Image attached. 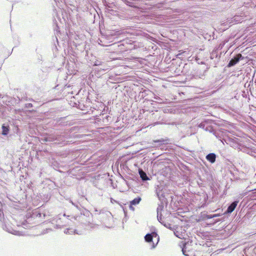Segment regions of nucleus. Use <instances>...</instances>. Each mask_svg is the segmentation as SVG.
Instances as JSON below:
<instances>
[{"instance_id":"nucleus-5","label":"nucleus","mask_w":256,"mask_h":256,"mask_svg":"<svg viewBox=\"0 0 256 256\" xmlns=\"http://www.w3.org/2000/svg\"><path fill=\"white\" fill-rule=\"evenodd\" d=\"M139 173L142 179L144 180H148V177L147 176L146 174L142 170L139 171Z\"/></svg>"},{"instance_id":"nucleus-6","label":"nucleus","mask_w":256,"mask_h":256,"mask_svg":"<svg viewBox=\"0 0 256 256\" xmlns=\"http://www.w3.org/2000/svg\"><path fill=\"white\" fill-rule=\"evenodd\" d=\"M2 134L3 135H6L9 132V127L8 126H6L4 125L2 126Z\"/></svg>"},{"instance_id":"nucleus-8","label":"nucleus","mask_w":256,"mask_h":256,"mask_svg":"<svg viewBox=\"0 0 256 256\" xmlns=\"http://www.w3.org/2000/svg\"><path fill=\"white\" fill-rule=\"evenodd\" d=\"M186 53L185 51L182 50H179L178 54L176 55L177 58H180V56H181L182 54H184Z\"/></svg>"},{"instance_id":"nucleus-10","label":"nucleus","mask_w":256,"mask_h":256,"mask_svg":"<svg viewBox=\"0 0 256 256\" xmlns=\"http://www.w3.org/2000/svg\"><path fill=\"white\" fill-rule=\"evenodd\" d=\"M220 216V214H213V216L214 218L218 217V216Z\"/></svg>"},{"instance_id":"nucleus-3","label":"nucleus","mask_w":256,"mask_h":256,"mask_svg":"<svg viewBox=\"0 0 256 256\" xmlns=\"http://www.w3.org/2000/svg\"><path fill=\"white\" fill-rule=\"evenodd\" d=\"M206 158L211 163H214L216 161V156L214 153H210L206 156Z\"/></svg>"},{"instance_id":"nucleus-2","label":"nucleus","mask_w":256,"mask_h":256,"mask_svg":"<svg viewBox=\"0 0 256 256\" xmlns=\"http://www.w3.org/2000/svg\"><path fill=\"white\" fill-rule=\"evenodd\" d=\"M141 200H142L141 198L138 196V197L135 198L132 200L130 201V206H129L130 208V210H134V208L133 207V206L138 204L140 202Z\"/></svg>"},{"instance_id":"nucleus-4","label":"nucleus","mask_w":256,"mask_h":256,"mask_svg":"<svg viewBox=\"0 0 256 256\" xmlns=\"http://www.w3.org/2000/svg\"><path fill=\"white\" fill-rule=\"evenodd\" d=\"M238 202H233L228 208L226 210V213H231L232 212L234 209L236 208L237 204H238Z\"/></svg>"},{"instance_id":"nucleus-9","label":"nucleus","mask_w":256,"mask_h":256,"mask_svg":"<svg viewBox=\"0 0 256 256\" xmlns=\"http://www.w3.org/2000/svg\"><path fill=\"white\" fill-rule=\"evenodd\" d=\"M207 218H214V217L213 216V214H210V215H207L206 216Z\"/></svg>"},{"instance_id":"nucleus-1","label":"nucleus","mask_w":256,"mask_h":256,"mask_svg":"<svg viewBox=\"0 0 256 256\" xmlns=\"http://www.w3.org/2000/svg\"><path fill=\"white\" fill-rule=\"evenodd\" d=\"M242 57V56L240 54H238L236 56H235L234 58H232L229 62L228 64V66H232L234 65H235L236 64H237L239 60Z\"/></svg>"},{"instance_id":"nucleus-7","label":"nucleus","mask_w":256,"mask_h":256,"mask_svg":"<svg viewBox=\"0 0 256 256\" xmlns=\"http://www.w3.org/2000/svg\"><path fill=\"white\" fill-rule=\"evenodd\" d=\"M153 236L152 234H148L145 236V240L146 242H152Z\"/></svg>"}]
</instances>
